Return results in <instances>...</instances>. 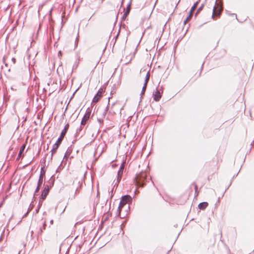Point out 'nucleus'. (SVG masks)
Wrapping results in <instances>:
<instances>
[{
	"label": "nucleus",
	"mask_w": 254,
	"mask_h": 254,
	"mask_svg": "<svg viewBox=\"0 0 254 254\" xmlns=\"http://www.w3.org/2000/svg\"><path fill=\"white\" fill-rule=\"evenodd\" d=\"M11 61H12V62H13V64L15 63L16 60H15V58H12Z\"/></svg>",
	"instance_id": "b1692460"
},
{
	"label": "nucleus",
	"mask_w": 254,
	"mask_h": 254,
	"mask_svg": "<svg viewBox=\"0 0 254 254\" xmlns=\"http://www.w3.org/2000/svg\"><path fill=\"white\" fill-rule=\"evenodd\" d=\"M192 15V13L190 12L189 15L186 19V21H189L191 19Z\"/></svg>",
	"instance_id": "4be33fe9"
},
{
	"label": "nucleus",
	"mask_w": 254,
	"mask_h": 254,
	"mask_svg": "<svg viewBox=\"0 0 254 254\" xmlns=\"http://www.w3.org/2000/svg\"><path fill=\"white\" fill-rule=\"evenodd\" d=\"M50 223H51V224H53V220H51L50 221Z\"/></svg>",
	"instance_id": "cd10ccee"
},
{
	"label": "nucleus",
	"mask_w": 254,
	"mask_h": 254,
	"mask_svg": "<svg viewBox=\"0 0 254 254\" xmlns=\"http://www.w3.org/2000/svg\"><path fill=\"white\" fill-rule=\"evenodd\" d=\"M147 180V173L142 172L136 176L134 178V182L137 186L142 187L148 181Z\"/></svg>",
	"instance_id": "f03ea898"
},
{
	"label": "nucleus",
	"mask_w": 254,
	"mask_h": 254,
	"mask_svg": "<svg viewBox=\"0 0 254 254\" xmlns=\"http://www.w3.org/2000/svg\"><path fill=\"white\" fill-rule=\"evenodd\" d=\"M197 186H196V185H195V193H197Z\"/></svg>",
	"instance_id": "393cba45"
},
{
	"label": "nucleus",
	"mask_w": 254,
	"mask_h": 254,
	"mask_svg": "<svg viewBox=\"0 0 254 254\" xmlns=\"http://www.w3.org/2000/svg\"><path fill=\"white\" fill-rule=\"evenodd\" d=\"M41 186V185H39L38 184H37V188H36V189L35 190V193L37 192L39 190Z\"/></svg>",
	"instance_id": "412c9836"
},
{
	"label": "nucleus",
	"mask_w": 254,
	"mask_h": 254,
	"mask_svg": "<svg viewBox=\"0 0 254 254\" xmlns=\"http://www.w3.org/2000/svg\"><path fill=\"white\" fill-rule=\"evenodd\" d=\"M25 147H26V144H23L20 147V150H19V152L18 153V158H20L21 157V156H22V154L23 152V151H24V149L25 148Z\"/></svg>",
	"instance_id": "f8f14e48"
},
{
	"label": "nucleus",
	"mask_w": 254,
	"mask_h": 254,
	"mask_svg": "<svg viewBox=\"0 0 254 254\" xmlns=\"http://www.w3.org/2000/svg\"><path fill=\"white\" fill-rule=\"evenodd\" d=\"M46 221H45L43 224V226L40 228V233H42L44 230L46 229Z\"/></svg>",
	"instance_id": "f3484780"
},
{
	"label": "nucleus",
	"mask_w": 254,
	"mask_h": 254,
	"mask_svg": "<svg viewBox=\"0 0 254 254\" xmlns=\"http://www.w3.org/2000/svg\"><path fill=\"white\" fill-rule=\"evenodd\" d=\"M28 213V211L27 212V213L25 214H24V217L26 216L27 215Z\"/></svg>",
	"instance_id": "c85d7f7f"
},
{
	"label": "nucleus",
	"mask_w": 254,
	"mask_h": 254,
	"mask_svg": "<svg viewBox=\"0 0 254 254\" xmlns=\"http://www.w3.org/2000/svg\"><path fill=\"white\" fill-rule=\"evenodd\" d=\"M147 85V84L144 83V85L142 87V90H141V94H140V95L141 97L145 93V91L146 89Z\"/></svg>",
	"instance_id": "dca6fc26"
},
{
	"label": "nucleus",
	"mask_w": 254,
	"mask_h": 254,
	"mask_svg": "<svg viewBox=\"0 0 254 254\" xmlns=\"http://www.w3.org/2000/svg\"><path fill=\"white\" fill-rule=\"evenodd\" d=\"M126 204H125L122 200H121V201L119 204V206L118 207V211L119 212V215L120 214L122 208Z\"/></svg>",
	"instance_id": "ddd939ff"
},
{
	"label": "nucleus",
	"mask_w": 254,
	"mask_h": 254,
	"mask_svg": "<svg viewBox=\"0 0 254 254\" xmlns=\"http://www.w3.org/2000/svg\"><path fill=\"white\" fill-rule=\"evenodd\" d=\"M103 92V90L102 88H100L97 94L94 96L92 100V102L97 103L102 97V94Z\"/></svg>",
	"instance_id": "20e7f679"
},
{
	"label": "nucleus",
	"mask_w": 254,
	"mask_h": 254,
	"mask_svg": "<svg viewBox=\"0 0 254 254\" xmlns=\"http://www.w3.org/2000/svg\"><path fill=\"white\" fill-rule=\"evenodd\" d=\"M123 171L121 170H119L117 174V182L115 183V186L118 184V183L120 182V181L121 180V178L122 177Z\"/></svg>",
	"instance_id": "1a4fd4ad"
},
{
	"label": "nucleus",
	"mask_w": 254,
	"mask_h": 254,
	"mask_svg": "<svg viewBox=\"0 0 254 254\" xmlns=\"http://www.w3.org/2000/svg\"><path fill=\"white\" fill-rule=\"evenodd\" d=\"M208 204L207 202H201L198 205V208L200 209H204L205 208H206V207L208 206Z\"/></svg>",
	"instance_id": "9b49d317"
},
{
	"label": "nucleus",
	"mask_w": 254,
	"mask_h": 254,
	"mask_svg": "<svg viewBox=\"0 0 254 254\" xmlns=\"http://www.w3.org/2000/svg\"><path fill=\"white\" fill-rule=\"evenodd\" d=\"M91 115V110L88 108L86 112L82 118V119L81 121V125H85L86 123V122L88 120V119L90 118Z\"/></svg>",
	"instance_id": "7ed1b4c3"
},
{
	"label": "nucleus",
	"mask_w": 254,
	"mask_h": 254,
	"mask_svg": "<svg viewBox=\"0 0 254 254\" xmlns=\"http://www.w3.org/2000/svg\"><path fill=\"white\" fill-rule=\"evenodd\" d=\"M69 127V125L67 124L65 126L63 130L62 131L60 136L58 138L56 142L53 145V148L51 150V156L49 158L50 161H51L53 158V156L54 153L57 151V149L58 148L59 145L61 143L64 135H65Z\"/></svg>",
	"instance_id": "f257e3e1"
},
{
	"label": "nucleus",
	"mask_w": 254,
	"mask_h": 254,
	"mask_svg": "<svg viewBox=\"0 0 254 254\" xmlns=\"http://www.w3.org/2000/svg\"><path fill=\"white\" fill-rule=\"evenodd\" d=\"M39 208H38L37 209H36V211H37V212H38V211H39Z\"/></svg>",
	"instance_id": "2f4dec72"
},
{
	"label": "nucleus",
	"mask_w": 254,
	"mask_h": 254,
	"mask_svg": "<svg viewBox=\"0 0 254 254\" xmlns=\"http://www.w3.org/2000/svg\"><path fill=\"white\" fill-rule=\"evenodd\" d=\"M149 78H150V73H149V71H148L146 74L144 83L147 84V83L149 80Z\"/></svg>",
	"instance_id": "2eb2a0df"
},
{
	"label": "nucleus",
	"mask_w": 254,
	"mask_h": 254,
	"mask_svg": "<svg viewBox=\"0 0 254 254\" xmlns=\"http://www.w3.org/2000/svg\"><path fill=\"white\" fill-rule=\"evenodd\" d=\"M33 231H32L31 232V235H33Z\"/></svg>",
	"instance_id": "7c9ffc66"
},
{
	"label": "nucleus",
	"mask_w": 254,
	"mask_h": 254,
	"mask_svg": "<svg viewBox=\"0 0 254 254\" xmlns=\"http://www.w3.org/2000/svg\"><path fill=\"white\" fill-rule=\"evenodd\" d=\"M49 187L48 185L45 186L44 189L42 191L40 199L43 201L45 199L47 195L48 194L49 192Z\"/></svg>",
	"instance_id": "39448f33"
},
{
	"label": "nucleus",
	"mask_w": 254,
	"mask_h": 254,
	"mask_svg": "<svg viewBox=\"0 0 254 254\" xmlns=\"http://www.w3.org/2000/svg\"><path fill=\"white\" fill-rule=\"evenodd\" d=\"M154 96V100L155 101H158L160 100L161 98V94L159 90L158 89H156V91L153 94Z\"/></svg>",
	"instance_id": "0eeeda50"
},
{
	"label": "nucleus",
	"mask_w": 254,
	"mask_h": 254,
	"mask_svg": "<svg viewBox=\"0 0 254 254\" xmlns=\"http://www.w3.org/2000/svg\"><path fill=\"white\" fill-rule=\"evenodd\" d=\"M198 1H196V2H195L193 4V6L191 7V8L190 10V13H193V11L196 9V7L198 5Z\"/></svg>",
	"instance_id": "4468645a"
},
{
	"label": "nucleus",
	"mask_w": 254,
	"mask_h": 254,
	"mask_svg": "<svg viewBox=\"0 0 254 254\" xmlns=\"http://www.w3.org/2000/svg\"><path fill=\"white\" fill-rule=\"evenodd\" d=\"M222 8L221 7H219L218 6L216 7L215 6L213 9V15L212 17H213V15L215 14L216 15H219L222 11Z\"/></svg>",
	"instance_id": "423d86ee"
},
{
	"label": "nucleus",
	"mask_w": 254,
	"mask_h": 254,
	"mask_svg": "<svg viewBox=\"0 0 254 254\" xmlns=\"http://www.w3.org/2000/svg\"><path fill=\"white\" fill-rule=\"evenodd\" d=\"M98 121L100 122V123H101L103 122V120H101V119H98Z\"/></svg>",
	"instance_id": "bb28decb"
},
{
	"label": "nucleus",
	"mask_w": 254,
	"mask_h": 254,
	"mask_svg": "<svg viewBox=\"0 0 254 254\" xmlns=\"http://www.w3.org/2000/svg\"><path fill=\"white\" fill-rule=\"evenodd\" d=\"M129 13V10H127L123 16V19L126 18V17L127 16Z\"/></svg>",
	"instance_id": "aec40b11"
},
{
	"label": "nucleus",
	"mask_w": 254,
	"mask_h": 254,
	"mask_svg": "<svg viewBox=\"0 0 254 254\" xmlns=\"http://www.w3.org/2000/svg\"><path fill=\"white\" fill-rule=\"evenodd\" d=\"M188 21H186V19H185V21H184V24H186L187 23V22H188Z\"/></svg>",
	"instance_id": "a878e982"
},
{
	"label": "nucleus",
	"mask_w": 254,
	"mask_h": 254,
	"mask_svg": "<svg viewBox=\"0 0 254 254\" xmlns=\"http://www.w3.org/2000/svg\"><path fill=\"white\" fill-rule=\"evenodd\" d=\"M41 205V203H40V201L39 202V207Z\"/></svg>",
	"instance_id": "c756f323"
},
{
	"label": "nucleus",
	"mask_w": 254,
	"mask_h": 254,
	"mask_svg": "<svg viewBox=\"0 0 254 254\" xmlns=\"http://www.w3.org/2000/svg\"><path fill=\"white\" fill-rule=\"evenodd\" d=\"M203 7L204 4H201V5L197 9L195 15H197L203 9Z\"/></svg>",
	"instance_id": "a211bd4d"
},
{
	"label": "nucleus",
	"mask_w": 254,
	"mask_h": 254,
	"mask_svg": "<svg viewBox=\"0 0 254 254\" xmlns=\"http://www.w3.org/2000/svg\"><path fill=\"white\" fill-rule=\"evenodd\" d=\"M130 6H131V3L130 2L128 5H127V10H129V12L130 11Z\"/></svg>",
	"instance_id": "5701e85b"
},
{
	"label": "nucleus",
	"mask_w": 254,
	"mask_h": 254,
	"mask_svg": "<svg viewBox=\"0 0 254 254\" xmlns=\"http://www.w3.org/2000/svg\"><path fill=\"white\" fill-rule=\"evenodd\" d=\"M126 162H123L122 164H121L119 170L124 171V169L125 168V165Z\"/></svg>",
	"instance_id": "6ab92c4d"
},
{
	"label": "nucleus",
	"mask_w": 254,
	"mask_h": 254,
	"mask_svg": "<svg viewBox=\"0 0 254 254\" xmlns=\"http://www.w3.org/2000/svg\"><path fill=\"white\" fill-rule=\"evenodd\" d=\"M121 200H122L125 204L131 200V197L128 195H126L122 197Z\"/></svg>",
	"instance_id": "6e6552de"
},
{
	"label": "nucleus",
	"mask_w": 254,
	"mask_h": 254,
	"mask_svg": "<svg viewBox=\"0 0 254 254\" xmlns=\"http://www.w3.org/2000/svg\"><path fill=\"white\" fill-rule=\"evenodd\" d=\"M42 170H43V168H41V174H40V175L39 176V180H38V184H39V185H42V184L43 183L44 176L45 175L44 172H42Z\"/></svg>",
	"instance_id": "9d476101"
}]
</instances>
